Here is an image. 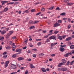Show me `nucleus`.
Wrapping results in <instances>:
<instances>
[{
    "label": "nucleus",
    "mask_w": 74,
    "mask_h": 74,
    "mask_svg": "<svg viewBox=\"0 0 74 74\" xmlns=\"http://www.w3.org/2000/svg\"><path fill=\"white\" fill-rule=\"evenodd\" d=\"M49 39H51V40H56V37L55 36H52L49 38Z\"/></svg>",
    "instance_id": "f257e3e1"
},
{
    "label": "nucleus",
    "mask_w": 74,
    "mask_h": 74,
    "mask_svg": "<svg viewBox=\"0 0 74 74\" xmlns=\"http://www.w3.org/2000/svg\"><path fill=\"white\" fill-rule=\"evenodd\" d=\"M11 69H15L17 68L16 67V66L14 64H12L10 66Z\"/></svg>",
    "instance_id": "f03ea898"
},
{
    "label": "nucleus",
    "mask_w": 74,
    "mask_h": 74,
    "mask_svg": "<svg viewBox=\"0 0 74 74\" xmlns=\"http://www.w3.org/2000/svg\"><path fill=\"white\" fill-rule=\"evenodd\" d=\"M60 26V25L59 24V23L56 22L53 25L54 27H58V26Z\"/></svg>",
    "instance_id": "7ed1b4c3"
},
{
    "label": "nucleus",
    "mask_w": 74,
    "mask_h": 74,
    "mask_svg": "<svg viewBox=\"0 0 74 74\" xmlns=\"http://www.w3.org/2000/svg\"><path fill=\"white\" fill-rule=\"evenodd\" d=\"M1 3H2V5H4L5 3H8V1H1Z\"/></svg>",
    "instance_id": "20e7f679"
},
{
    "label": "nucleus",
    "mask_w": 74,
    "mask_h": 74,
    "mask_svg": "<svg viewBox=\"0 0 74 74\" xmlns=\"http://www.w3.org/2000/svg\"><path fill=\"white\" fill-rule=\"evenodd\" d=\"M61 70L62 71H65L66 70H67V68L64 67L61 69Z\"/></svg>",
    "instance_id": "39448f33"
},
{
    "label": "nucleus",
    "mask_w": 74,
    "mask_h": 74,
    "mask_svg": "<svg viewBox=\"0 0 74 74\" xmlns=\"http://www.w3.org/2000/svg\"><path fill=\"white\" fill-rule=\"evenodd\" d=\"M59 50L61 52H63L65 50V49L63 47H60L59 49Z\"/></svg>",
    "instance_id": "423d86ee"
},
{
    "label": "nucleus",
    "mask_w": 74,
    "mask_h": 74,
    "mask_svg": "<svg viewBox=\"0 0 74 74\" xmlns=\"http://www.w3.org/2000/svg\"><path fill=\"white\" fill-rule=\"evenodd\" d=\"M71 39V37H68V38H66L65 40V41H69V40H70Z\"/></svg>",
    "instance_id": "0eeeda50"
},
{
    "label": "nucleus",
    "mask_w": 74,
    "mask_h": 74,
    "mask_svg": "<svg viewBox=\"0 0 74 74\" xmlns=\"http://www.w3.org/2000/svg\"><path fill=\"white\" fill-rule=\"evenodd\" d=\"M41 70H42V71L43 73H45V72H46V69L44 68H42L41 69Z\"/></svg>",
    "instance_id": "6e6552de"
},
{
    "label": "nucleus",
    "mask_w": 74,
    "mask_h": 74,
    "mask_svg": "<svg viewBox=\"0 0 74 74\" xmlns=\"http://www.w3.org/2000/svg\"><path fill=\"white\" fill-rule=\"evenodd\" d=\"M62 61L63 63H63L64 64L66 63V60L64 59H62Z\"/></svg>",
    "instance_id": "1a4fd4ad"
},
{
    "label": "nucleus",
    "mask_w": 74,
    "mask_h": 74,
    "mask_svg": "<svg viewBox=\"0 0 74 74\" xmlns=\"http://www.w3.org/2000/svg\"><path fill=\"white\" fill-rule=\"evenodd\" d=\"M18 60V61H20V60H23L24 58L22 57H19L17 58Z\"/></svg>",
    "instance_id": "9d476101"
},
{
    "label": "nucleus",
    "mask_w": 74,
    "mask_h": 74,
    "mask_svg": "<svg viewBox=\"0 0 74 74\" xmlns=\"http://www.w3.org/2000/svg\"><path fill=\"white\" fill-rule=\"evenodd\" d=\"M30 69H34L35 68V66H33L32 64H30Z\"/></svg>",
    "instance_id": "9b49d317"
},
{
    "label": "nucleus",
    "mask_w": 74,
    "mask_h": 74,
    "mask_svg": "<svg viewBox=\"0 0 74 74\" xmlns=\"http://www.w3.org/2000/svg\"><path fill=\"white\" fill-rule=\"evenodd\" d=\"M64 65V64H63V63H60L58 64V67H60L62 66V65Z\"/></svg>",
    "instance_id": "f8f14e48"
},
{
    "label": "nucleus",
    "mask_w": 74,
    "mask_h": 74,
    "mask_svg": "<svg viewBox=\"0 0 74 74\" xmlns=\"http://www.w3.org/2000/svg\"><path fill=\"white\" fill-rule=\"evenodd\" d=\"M21 51H22V49H17L16 50V51L17 52H21Z\"/></svg>",
    "instance_id": "ddd939ff"
},
{
    "label": "nucleus",
    "mask_w": 74,
    "mask_h": 74,
    "mask_svg": "<svg viewBox=\"0 0 74 74\" xmlns=\"http://www.w3.org/2000/svg\"><path fill=\"white\" fill-rule=\"evenodd\" d=\"M12 47L13 48H16V46L15 45V43H14L12 44Z\"/></svg>",
    "instance_id": "4468645a"
},
{
    "label": "nucleus",
    "mask_w": 74,
    "mask_h": 74,
    "mask_svg": "<svg viewBox=\"0 0 74 74\" xmlns=\"http://www.w3.org/2000/svg\"><path fill=\"white\" fill-rule=\"evenodd\" d=\"M6 33V31L5 30H3L1 32V34H5Z\"/></svg>",
    "instance_id": "2eb2a0df"
},
{
    "label": "nucleus",
    "mask_w": 74,
    "mask_h": 74,
    "mask_svg": "<svg viewBox=\"0 0 74 74\" xmlns=\"http://www.w3.org/2000/svg\"><path fill=\"white\" fill-rule=\"evenodd\" d=\"M53 8H54V7L53 6H51V8H49V10H51L53 9Z\"/></svg>",
    "instance_id": "dca6fc26"
},
{
    "label": "nucleus",
    "mask_w": 74,
    "mask_h": 74,
    "mask_svg": "<svg viewBox=\"0 0 74 74\" xmlns=\"http://www.w3.org/2000/svg\"><path fill=\"white\" fill-rule=\"evenodd\" d=\"M8 10V8H6L3 10V11L4 12H6V11H7V10Z\"/></svg>",
    "instance_id": "f3484780"
},
{
    "label": "nucleus",
    "mask_w": 74,
    "mask_h": 74,
    "mask_svg": "<svg viewBox=\"0 0 74 74\" xmlns=\"http://www.w3.org/2000/svg\"><path fill=\"white\" fill-rule=\"evenodd\" d=\"M7 55L6 54L5 55L3 56V59H5L6 58H7Z\"/></svg>",
    "instance_id": "a211bd4d"
},
{
    "label": "nucleus",
    "mask_w": 74,
    "mask_h": 74,
    "mask_svg": "<svg viewBox=\"0 0 74 74\" xmlns=\"http://www.w3.org/2000/svg\"><path fill=\"white\" fill-rule=\"evenodd\" d=\"M16 55H17V54H14L12 56V58H16Z\"/></svg>",
    "instance_id": "6ab92c4d"
},
{
    "label": "nucleus",
    "mask_w": 74,
    "mask_h": 74,
    "mask_svg": "<svg viewBox=\"0 0 74 74\" xmlns=\"http://www.w3.org/2000/svg\"><path fill=\"white\" fill-rule=\"evenodd\" d=\"M34 27H34V26H31L29 27V29H30V30H31V29H34Z\"/></svg>",
    "instance_id": "aec40b11"
},
{
    "label": "nucleus",
    "mask_w": 74,
    "mask_h": 74,
    "mask_svg": "<svg viewBox=\"0 0 74 74\" xmlns=\"http://www.w3.org/2000/svg\"><path fill=\"white\" fill-rule=\"evenodd\" d=\"M69 53H67L66 54H64V56H65V57H68L69 56Z\"/></svg>",
    "instance_id": "412c9836"
},
{
    "label": "nucleus",
    "mask_w": 74,
    "mask_h": 74,
    "mask_svg": "<svg viewBox=\"0 0 74 74\" xmlns=\"http://www.w3.org/2000/svg\"><path fill=\"white\" fill-rule=\"evenodd\" d=\"M58 39H60V40H62V36H60L58 38Z\"/></svg>",
    "instance_id": "4be33fe9"
},
{
    "label": "nucleus",
    "mask_w": 74,
    "mask_h": 74,
    "mask_svg": "<svg viewBox=\"0 0 74 74\" xmlns=\"http://www.w3.org/2000/svg\"><path fill=\"white\" fill-rule=\"evenodd\" d=\"M70 48L71 49H74V45H71L70 46Z\"/></svg>",
    "instance_id": "5701e85b"
},
{
    "label": "nucleus",
    "mask_w": 74,
    "mask_h": 74,
    "mask_svg": "<svg viewBox=\"0 0 74 74\" xmlns=\"http://www.w3.org/2000/svg\"><path fill=\"white\" fill-rule=\"evenodd\" d=\"M41 2H38L35 3H34V5H36L37 4H41Z\"/></svg>",
    "instance_id": "b1692460"
},
{
    "label": "nucleus",
    "mask_w": 74,
    "mask_h": 74,
    "mask_svg": "<svg viewBox=\"0 0 74 74\" xmlns=\"http://www.w3.org/2000/svg\"><path fill=\"white\" fill-rule=\"evenodd\" d=\"M58 23H62V20H59L58 21Z\"/></svg>",
    "instance_id": "393cba45"
},
{
    "label": "nucleus",
    "mask_w": 74,
    "mask_h": 74,
    "mask_svg": "<svg viewBox=\"0 0 74 74\" xmlns=\"http://www.w3.org/2000/svg\"><path fill=\"white\" fill-rule=\"evenodd\" d=\"M14 3V2H10L7 3V5H9V4H13Z\"/></svg>",
    "instance_id": "a878e982"
},
{
    "label": "nucleus",
    "mask_w": 74,
    "mask_h": 74,
    "mask_svg": "<svg viewBox=\"0 0 74 74\" xmlns=\"http://www.w3.org/2000/svg\"><path fill=\"white\" fill-rule=\"evenodd\" d=\"M5 48L6 49H10V48H11V47H10V46H8L7 47H6Z\"/></svg>",
    "instance_id": "bb28decb"
},
{
    "label": "nucleus",
    "mask_w": 74,
    "mask_h": 74,
    "mask_svg": "<svg viewBox=\"0 0 74 74\" xmlns=\"http://www.w3.org/2000/svg\"><path fill=\"white\" fill-rule=\"evenodd\" d=\"M74 60H73L70 63V65H73V63H74Z\"/></svg>",
    "instance_id": "cd10ccee"
},
{
    "label": "nucleus",
    "mask_w": 74,
    "mask_h": 74,
    "mask_svg": "<svg viewBox=\"0 0 74 74\" xmlns=\"http://www.w3.org/2000/svg\"><path fill=\"white\" fill-rule=\"evenodd\" d=\"M45 8H42V9L41 10V11H45Z\"/></svg>",
    "instance_id": "c85d7f7f"
},
{
    "label": "nucleus",
    "mask_w": 74,
    "mask_h": 74,
    "mask_svg": "<svg viewBox=\"0 0 74 74\" xmlns=\"http://www.w3.org/2000/svg\"><path fill=\"white\" fill-rule=\"evenodd\" d=\"M65 14H66V13H62L60 14V15H62L63 16H64V15H65Z\"/></svg>",
    "instance_id": "c756f323"
},
{
    "label": "nucleus",
    "mask_w": 74,
    "mask_h": 74,
    "mask_svg": "<svg viewBox=\"0 0 74 74\" xmlns=\"http://www.w3.org/2000/svg\"><path fill=\"white\" fill-rule=\"evenodd\" d=\"M64 2H65V3H69V0H64Z\"/></svg>",
    "instance_id": "7c9ffc66"
},
{
    "label": "nucleus",
    "mask_w": 74,
    "mask_h": 74,
    "mask_svg": "<svg viewBox=\"0 0 74 74\" xmlns=\"http://www.w3.org/2000/svg\"><path fill=\"white\" fill-rule=\"evenodd\" d=\"M41 14V12H39L38 13H37L36 14V15L37 16L38 15H40V14Z\"/></svg>",
    "instance_id": "2f4dec72"
},
{
    "label": "nucleus",
    "mask_w": 74,
    "mask_h": 74,
    "mask_svg": "<svg viewBox=\"0 0 74 74\" xmlns=\"http://www.w3.org/2000/svg\"><path fill=\"white\" fill-rule=\"evenodd\" d=\"M69 64H70V61H68L67 62L66 65V66H68Z\"/></svg>",
    "instance_id": "473e14b6"
},
{
    "label": "nucleus",
    "mask_w": 74,
    "mask_h": 74,
    "mask_svg": "<svg viewBox=\"0 0 74 74\" xmlns=\"http://www.w3.org/2000/svg\"><path fill=\"white\" fill-rule=\"evenodd\" d=\"M66 45H61L60 47H66Z\"/></svg>",
    "instance_id": "72a5a7b5"
},
{
    "label": "nucleus",
    "mask_w": 74,
    "mask_h": 74,
    "mask_svg": "<svg viewBox=\"0 0 74 74\" xmlns=\"http://www.w3.org/2000/svg\"><path fill=\"white\" fill-rule=\"evenodd\" d=\"M27 41H28V40L27 39H25L24 41V42H25V44H26L27 42Z\"/></svg>",
    "instance_id": "f704fd0d"
},
{
    "label": "nucleus",
    "mask_w": 74,
    "mask_h": 74,
    "mask_svg": "<svg viewBox=\"0 0 74 74\" xmlns=\"http://www.w3.org/2000/svg\"><path fill=\"white\" fill-rule=\"evenodd\" d=\"M55 10H58L59 11V10H60V8H59V7H57L56 8Z\"/></svg>",
    "instance_id": "c9c22d12"
},
{
    "label": "nucleus",
    "mask_w": 74,
    "mask_h": 74,
    "mask_svg": "<svg viewBox=\"0 0 74 74\" xmlns=\"http://www.w3.org/2000/svg\"><path fill=\"white\" fill-rule=\"evenodd\" d=\"M41 42H39L38 44L37 45L38 46L41 45Z\"/></svg>",
    "instance_id": "e433bc0d"
},
{
    "label": "nucleus",
    "mask_w": 74,
    "mask_h": 74,
    "mask_svg": "<svg viewBox=\"0 0 74 74\" xmlns=\"http://www.w3.org/2000/svg\"><path fill=\"white\" fill-rule=\"evenodd\" d=\"M3 40H4V38L3 37L1 38V37H0V40H1V41H2Z\"/></svg>",
    "instance_id": "4c0bfd02"
},
{
    "label": "nucleus",
    "mask_w": 74,
    "mask_h": 74,
    "mask_svg": "<svg viewBox=\"0 0 74 74\" xmlns=\"http://www.w3.org/2000/svg\"><path fill=\"white\" fill-rule=\"evenodd\" d=\"M8 63H9V61H6L5 64H8Z\"/></svg>",
    "instance_id": "58836bf2"
},
{
    "label": "nucleus",
    "mask_w": 74,
    "mask_h": 74,
    "mask_svg": "<svg viewBox=\"0 0 74 74\" xmlns=\"http://www.w3.org/2000/svg\"><path fill=\"white\" fill-rule=\"evenodd\" d=\"M38 22V21H34L33 23V24H36V23H37Z\"/></svg>",
    "instance_id": "ea45409f"
},
{
    "label": "nucleus",
    "mask_w": 74,
    "mask_h": 74,
    "mask_svg": "<svg viewBox=\"0 0 74 74\" xmlns=\"http://www.w3.org/2000/svg\"><path fill=\"white\" fill-rule=\"evenodd\" d=\"M58 32H59V31H56L54 32V34H57Z\"/></svg>",
    "instance_id": "a19ab883"
},
{
    "label": "nucleus",
    "mask_w": 74,
    "mask_h": 74,
    "mask_svg": "<svg viewBox=\"0 0 74 74\" xmlns=\"http://www.w3.org/2000/svg\"><path fill=\"white\" fill-rule=\"evenodd\" d=\"M52 32H53V30H51L49 32V33H50V34H53Z\"/></svg>",
    "instance_id": "79ce46f5"
},
{
    "label": "nucleus",
    "mask_w": 74,
    "mask_h": 74,
    "mask_svg": "<svg viewBox=\"0 0 74 74\" xmlns=\"http://www.w3.org/2000/svg\"><path fill=\"white\" fill-rule=\"evenodd\" d=\"M68 21L69 22H71V19L70 18H69L68 19Z\"/></svg>",
    "instance_id": "37998d69"
},
{
    "label": "nucleus",
    "mask_w": 74,
    "mask_h": 74,
    "mask_svg": "<svg viewBox=\"0 0 74 74\" xmlns=\"http://www.w3.org/2000/svg\"><path fill=\"white\" fill-rule=\"evenodd\" d=\"M35 11V9H32L31 10V12H34V11Z\"/></svg>",
    "instance_id": "c03bdc74"
},
{
    "label": "nucleus",
    "mask_w": 74,
    "mask_h": 74,
    "mask_svg": "<svg viewBox=\"0 0 74 74\" xmlns=\"http://www.w3.org/2000/svg\"><path fill=\"white\" fill-rule=\"evenodd\" d=\"M26 48H27V47L25 46V47H23V49H26Z\"/></svg>",
    "instance_id": "a18cd8bd"
},
{
    "label": "nucleus",
    "mask_w": 74,
    "mask_h": 74,
    "mask_svg": "<svg viewBox=\"0 0 74 74\" xmlns=\"http://www.w3.org/2000/svg\"><path fill=\"white\" fill-rule=\"evenodd\" d=\"M49 39H47L46 40V41L45 42H48L49 41Z\"/></svg>",
    "instance_id": "49530a36"
},
{
    "label": "nucleus",
    "mask_w": 74,
    "mask_h": 74,
    "mask_svg": "<svg viewBox=\"0 0 74 74\" xmlns=\"http://www.w3.org/2000/svg\"><path fill=\"white\" fill-rule=\"evenodd\" d=\"M33 56L34 58H36V55L35 54H34L33 55Z\"/></svg>",
    "instance_id": "de8ad7c7"
},
{
    "label": "nucleus",
    "mask_w": 74,
    "mask_h": 74,
    "mask_svg": "<svg viewBox=\"0 0 74 74\" xmlns=\"http://www.w3.org/2000/svg\"><path fill=\"white\" fill-rule=\"evenodd\" d=\"M68 29H70V28H71V26H70V25H68Z\"/></svg>",
    "instance_id": "09e8293b"
},
{
    "label": "nucleus",
    "mask_w": 74,
    "mask_h": 74,
    "mask_svg": "<svg viewBox=\"0 0 74 74\" xmlns=\"http://www.w3.org/2000/svg\"><path fill=\"white\" fill-rule=\"evenodd\" d=\"M53 45H54V44L53 43H52L51 44V47H53Z\"/></svg>",
    "instance_id": "8fccbe9b"
},
{
    "label": "nucleus",
    "mask_w": 74,
    "mask_h": 74,
    "mask_svg": "<svg viewBox=\"0 0 74 74\" xmlns=\"http://www.w3.org/2000/svg\"><path fill=\"white\" fill-rule=\"evenodd\" d=\"M15 38H16V37H12V39H13V40H14Z\"/></svg>",
    "instance_id": "3c124183"
},
{
    "label": "nucleus",
    "mask_w": 74,
    "mask_h": 74,
    "mask_svg": "<svg viewBox=\"0 0 74 74\" xmlns=\"http://www.w3.org/2000/svg\"><path fill=\"white\" fill-rule=\"evenodd\" d=\"M25 74H28V71H27V70H26V71L25 72Z\"/></svg>",
    "instance_id": "603ef678"
},
{
    "label": "nucleus",
    "mask_w": 74,
    "mask_h": 74,
    "mask_svg": "<svg viewBox=\"0 0 74 74\" xmlns=\"http://www.w3.org/2000/svg\"><path fill=\"white\" fill-rule=\"evenodd\" d=\"M12 41H10V42L9 44H10V45H11L12 44Z\"/></svg>",
    "instance_id": "864d4df0"
},
{
    "label": "nucleus",
    "mask_w": 74,
    "mask_h": 74,
    "mask_svg": "<svg viewBox=\"0 0 74 74\" xmlns=\"http://www.w3.org/2000/svg\"><path fill=\"white\" fill-rule=\"evenodd\" d=\"M2 49H3V47H2V46L1 45L0 46V50H1Z\"/></svg>",
    "instance_id": "5fc2aeb1"
},
{
    "label": "nucleus",
    "mask_w": 74,
    "mask_h": 74,
    "mask_svg": "<svg viewBox=\"0 0 74 74\" xmlns=\"http://www.w3.org/2000/svg\"><path fill=\"white\" fill-rule=\"evenodd\" d=\"M9 29H10V28H6L5 29V30H7V31H8V30H9Z\"/></svg>",
    "instance_id": "6e6d98bb"
},
{
    "label": "nucleus",
    "mask_w": 74,
    "mask_h": 74,
    "mask_svg": "<svg viewBox=\"0 0 74 74\" xmlns=\"http://www.w3.org/2000/svg\"><path fill=\"white\" fill-rule=\"evenodd\" d=\"M29 23L30 24H32L33 23V21H29Z\"/></svg>",
    "instance_id": "4d7b16f0"
},
{
    "label": "nucleus",
    "mask_w": 74,
    "mask_h": 74,
    "mask_svg": "<svg viewBox=\"0 0 74 74\" xmlns=\"http://www.w3.org/2000/svg\"><path fill=\"white\" fill-rule=\"evenodd\" d=\"M10 36H9L7 35L6 36V38H7V39H8V38H9Z\"/></svg>",
    "instance_id": "13d9d810"
},
{
    "label": "nucleus",
    "mask_w": 74,
    "mask_h": 74,
    "mask_svg": "<svg viewBox=\"0 0 74 74\" xmlns=\"http://www.w3.org/2000/svg\"><path fill=\"white\" fill-rule=\"evenodd\" d=\"M30 52H31V51H30V50H28L27 52V53H30Z\"/></svg>",
    "instance_id": "bf43d9fd"
},
{
    "label": "nucleus",
    "mask_w": 74,
    "mask_h": 74,
    "mask_svg": "<svg viewBox=\"0 0 74 74\" xmlns=\"http://www.w3.org/2000/svg\"><path fill=\"white\" fill-rule=\"evenodd\" d=\"M24 68H25L24 67H21L20 68V69H21V70H23Z\"/></svg>",
    "instance_id": "052dcab7"
},
{
    "label": "nucleus",
    "mask_w": 74,
    "mask_h": 74,
    "mask_svg": "<svg viewBox=\"0 0 74 74\" xmlns=\"http://www.w3.org/2000/svg\"><path fill=\"white\" fill-rule=\"evenodd\" d=\"M46 71H49V68L47 69Z\"/></svg>",
    "instance_id": "680f3d73"
},
{
    "label": "nucleus",
    "mask_w": 74,
    "mask_h": 74,
    "mask_svg": "<svg viewBox=\"0 0 74 74\" xmlns=\"http://www.w3.org/2000/svg\"><path fill=\"white\" fill-rule=\"evenodd\" d=\"M8 66V64H6L5 65V67L6 68Z\"/></svg>",
    "instance_id": "e2e57ef3"
},
{
    "label": "nucleus",
    "mask_w": 74,
    "mask_h": 74,
    "mask_svg": "<svg viewBox=\"0 0 74 74\" xmlns=\"http://www.w3.org/2000/svg\"><path fill=\"white\" fill-rule=\"evenodd\" d=\"M32 50L34 51H37V49H32Z\"/></svg>",
    "instance_id": "0e129e2a"
},
{
    "label": "nucleus",
    "mask_w": 74,
    "mask_h": 74,
    "mask_svg": "<svg viewBox=\"0 0 74 74\" xmlns=\"http://www.w3.org/2000/svg\"><path fill=\"white\" fill-rule=\"evenodd\" d=\"M10 34H12L13 33V32L12 31H10Z\"/></svg>",
    "instance_id": "69168bd1"
},
{
    "label": "nucleus",
    "mask_w": 74,
    "mask_h": 74,
    "mask_svg": "<svg viewBox=\"0 0 74 74\" xmlns=\"http://www.w3.org/2000/svg\"><path fill=\"white\" fill-rule=\"evenodd\" d=\"M25 11L26 13H29V11L27 10H26Z\"/></svg>",
    "instance_id": "338daca9"
},
{
    "label": "nucleus",
    "mask_w": 74,
    "mask_h": 74,
    "mask_svg": "<svg viewBox=\"0 0 74 74\" xmlns=\"http://www.w3.org/2000/svg\"><path fill=\"white\" fill-rule=\"evenodd\" d=\"M7 52H5L3 53V55H5L7 53Z\"/></svg>",
    "instance_id": "774afa93"
}]
</instances>
